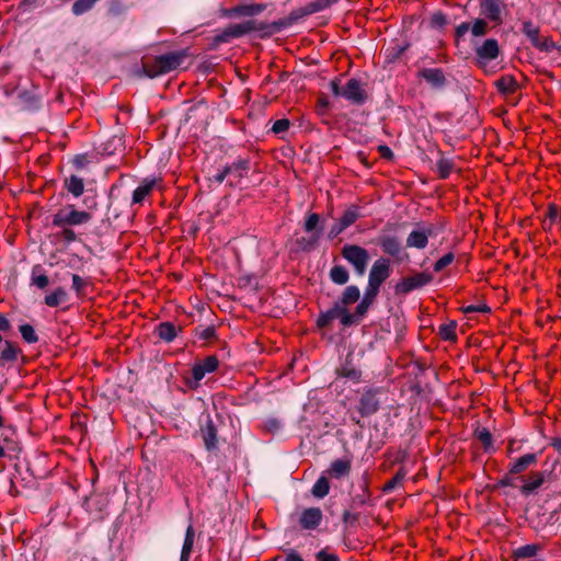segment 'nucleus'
<instances>
[{
	"instance_id": "obj_61",
	"label": "nucleus",
	"mask_w": 561,
	"mask_h": 561,
	"mask_svg": "<svg viewBox=\"0 0 561 561\" xmlns=\"http://www.w3.org/2000/svg\"><path fill=\"white\" fill-rule=\"evenodd\" d=\"M330 106V101L325 95H321L318 98L316 103V111L319 115H324L327 113L328 107Z\"/></svg>"
},
{
	"instance_id": "obj_64",
	"label": "nucleus",
	"mask_w": 561,
	"mask_h": 561,
	"mask_svg": "<svg viewBox=\"0 0 561 561\" xmlns=\"http://www.w3.org/2000/svg\"><path fill=\"white\" fill-rule=\"evenodd\" d=\"M377 151L380 158L391 161L394 158L393 151L387 145H379Z\"/></svg>"
},
{
	"instance_id": "obj_43",
	"label": "nucleus",
	"mask_w": 561,
	"mask_h": 561,
	"mask_svg": "<svg viewBox=\"0 0 561 561\" xmlns=\"http://www.w3.org/2000/svg\"><path fill=\"white\" fill-rule=\"evenodd\" d=\"M385 456L391 458V461H390L389 465L383 462L380 466V469L382 471H387L391 466H393L396 463H401L402 465L407 460V458H408V450L399 448L396 451H392L391 449H388L386 451Z\"/></svg>"
},
{
	"instance_id": "obj_57",
	"label": "nucleus",
	"mask_w": 561,
	"mask_h": 561,
	"mask_svg": "<svg viewBox=\"0 0 561 561\" xmlns=\"http://www.w3.org/2000/svg\"><path fill=\"white\" fill-rule=\"evenodd\" d=\"M461 311L465 314L474 313V312L489 313V312H491V308L486 304L468 305V306H462Z\"/></svg>"
},
{
	"instance_id": "obj_3",
	"label": "nucleus",
	"mask_w": 561,
	"mask_h": 561,
	"mask_svg": "<svg viewBox=\"0 0 561 561\" xmlns=\"http://www.w3.org/2000/svg\"><path fill=\"white\" fill-rule=\"evenodd\" d=\"M188 57L187 49L173 50L162 55L146 54L141 57L142 73L154 79L176 70Z\"/></svg>"
},
{
	"instance_id": "obj_30",
	"label": "nucleus",
	"mask_w": 561,
	"mask_h": 561,
	"mask_svg": "<svg viewBox=\"0 0 561 561\" xmlns=\"http://www.w3.org/2000/svg\"><path fill=\"white\" fill-rule=\"evenodd\" d=\"M409 47L410 43L408 42L401 43L398 39L392 41L386 49V60L388 62L397 61L409 49Z\"/></svg>"
},
{
	"instance_id": "obj_17",
	"label": "nucleus",
	"mask_w": 561,
	"mask_h": 561,
	"mask_svg": "<svg viewBox=\"0 0 561 561\" xmlns=\"http://www.w3.org/2000/svg\"><path fill=\"white\" fill-rule=\"evenodd\" d=\"M323 513L320 507H308L300 513L298 524L302 530H314L321 525Z\"/></svg>"
},
{
	"instance_id": "obj_52",
	"label": "nucleus",
	"mask_w": 561,
	"mask_h": 561,
	"mask_svg": "<svg viewBox=\"0 0 561 561\" xmlns=\"http://www.w3.org/2000/svg\"><path fill=\"white\" fill-rule=\"evenodd\" d=\"M19 331L22 335V339L27 344H34L38 341V335L36 334L34 328L31 324H28V323L21 324L19 327Z\"/></svg>"
},
{
	"instance_id": "obj_22",
	"label": "nucleus",
	"mask_w": 561,
	"mask_h": 561,
	"mask_svg": "<svg viewBox=\"0 0 561 561\" xmlns=\"http://www.w3.org/2000/svg\"><path fill=\"white\" fill-rule=\"evenodd\" d=\"M524 483L520 486V493L528 496L535 493L545 483V473L542 471H531L527 478H522Z\"/></svg>"
},
{
	"instance_id": "obj_13",
	"label": "nucleus",
	"mask_w": 561,
	"mask_h": 561,
	"mask_svg": "<svg viewBox=\"0 0 561 561\" xmlns=\"http://www.w3.org/2000/svg\"><path fill=\"white\" fill-rule=\"evenodd\" d=\"M342 96L354 105H364L368 100V93L362 82L355 78L350 79L343 87Z\"/></svg>"
},
{
	"instance_id": "obj_31",
	"label": "nucleus",
	"mask_w": 561,
	"mask_h": 561,
	"mask_svg": "<svg viewBox=\"0 0 561 561\" xmlns=\"http://www.w3.org/2000/svg\"><path fill=\"white\" fill-rule=\"evenodd\" d=\"M439 159L436 163V173L438 179L446 180L450 176L455 169V162L453 159L447 158L443 151H438Z\"/></svg>"
},
{
	"instance_id": "obj_63",
	"label": "nucleus",
	"mask_w": 561,
	"mask_h": 561,
	"mask_svg": "<svg viewBox=\"0 0 561 561\" xmlns=\"http://www.w3.org/2000/svg\"><path fill=\"white\" fill-rule=\"evenodd\" d=\"M94 2H73L72 12L76 15L82 14L89 11Z\"/></svg>"
},
{
	"instance_id": "obj_23",
	"label": "nucleus",
	"mask_w": 561,
	"mask_h": 561,
	"mask_svg": "<svg viewBox=\"0 0 561 561\" xmlns=\"http://www.w3.org/2000/svg\"><path fill=\"white\" fill-rule=\"evenodd\" d=\"M84 186V180L77 174H70L62 180L64 190L75 198L83 195Z\"/></svg>"
},
{
	"instance_id": "obj_49",
	"label": "nucleus",
	"mask_w": 561,
	"mask_h": 561,
	"mask_svg": "<svg viewBox=\"0 0 561 561\" xmlns=\"http://www.w3.org/2000/svg\"><path fill=\"white\" fill-rule=\"evenodd\" d=\"M195 336L207 343H214L218 340L216 328L214 325L196 328Z\"/></svg>"
},
{
	"instance_id": "obj_51",
	"label": "nucleus",
	"mask_w": 561,
	"mask_h": 561,
	"mask_svg": "<svg viewBox=\"0 0 561 561\" xmlns=\"http://www.w3.org/2000/svg\"><path fill=\"white\" fill-rule=\"evenodd\" d=\"M205 370L198 363H196L192 368V379H187L186 385L190 387V389H197L199 387L201 380L205 377Z\"/></svg>"
},
{
	"instance_id": "obj_45",
	"label": "nucleus",
	"mask_w": 561,
	"mask_h": 561,
	"mask_svg": "<svg viewBox=\"0 0 561 561\" xmlns=\"http://www.w3.org/2000/svg\"><path fill=\"white\" fill-rule=\"evenodd\" d=\"M330 279L336 285H345L350 279V273L343 265H334L330 270Z\"/></svg>"
},
{
	"instance_id": "obj_5",
	"label": "nucleus",
	"mask_w": 561,
	"mask_h": 561,
	"mask_svg": "<svg viewBox=\"0 0 561 561\" xmlns=\"http://www.w3.org/2000/svg\"><path fill=\"white\" fill-rule=\"evenodd\" d=\"M391 273L390 259L385 256L377 259L370 267L366 289L379 295L380 287L390 277Z\"/></svg>"
},
{
	"instance_id": "obj_8",
	"label": "nucleus",
	"mask_w": 561,
	"mask_h": 561,
	"mask_svg": "<svg viewBox=\"0 0 561 561\" xmlns=\"http://www.w3.org/2000/svg\"><path fill=\"white\" fill-rule=\"evenodd\" d=\"M158 190H163V179L161 176L145 178L133 191L130 206L141 207L144 203Z\"/></svg>"
},
{
	"instance_id": "obj_32",
	"label": "nucleus",
	"mask_w": 561,
	"mask_h": 561,
	"mask_svg": "<svg viewBox=\"0 0 561 561\" xmlns=\"http://www.w3.org/2000/svg\"><path fill=\"white\" fill-rule=\"evenodd\" d=\"M408 474V470L404 466H401L394 476L388 480L382 486L381 492L385 494L391 493L393 490L403 486V481Z\"/></svg>"
},
{
	"instance_id": "obj_42",
	"label": "nucleus",
	"mask_w": 561,
	"mask_h": 561,
	"mask_svg": "<svg viewBox=\"0 0 561 561\" xmlns=\"http://www.w3.org/2000/svg\"><path fill=\"white\" fill-rule=\"evenodd\" d=\"M369 478L367 476L364 477V482H363V485H362V493L359 494H356L352 502H353V505L355 506H364L366 504H368L370 501H371V491H370V488H369Z\"/></svg>"
},
{
	"instance_id": "obj_58",
	"label": "nucleus",
	"mask_w": 561,
	"mask_h": 561,
	"mask_svg": "<svg viewBox=\"0 0 561 561\" xmlns=\"http://www.w3.org/2000/svg\"><path fill=\"white\" fill-rule=\"evenodd\" d=\"M71 163L76 170H83L90 163V154L89 153H79L76 154Z\"/></svg>"
},
{
	"instance_id": "obj_6",
	"label": "nucleus",
	"mask_w": 561,
	"mask_h": 561,
	"mask_svg": "<svg viewBox=\"0 0 561 561\" xmlns=\"http://www.w3.org/2000/svg\"><path fill=\"white\" fill-rule=\"evenodd\" d=\"M341 255L353 266L357 275L363 276L366 273L369 262L367 249L357 244L347 243L342 247Z\"/></svg>"
},
{
	"instance_id": "obj_18",
	"label": "nucleus",
	"mask_w": 561,
	"mask_h": 561,
	"mask_svg": "<svg viewBox=\"0 0 561 561\" xmlns=\"http://www.w3.org/2000/svg\"><path fill=\"white\" fill-rule=\"evenodd\" d=\"M417 78L425 80L434 89H443L447 84V78L440 68H423L417 71Z\"/></svg>"
},
{
	"instance_id": "obj_48",
	"label": "nucleus",
	"mask_w": 561,
	"mask_h": 561,
	"mask_svg": "<svg viewBox=\"0 0 561 561\" xmlns=\"http://www.w3.org/2000/svg\"><path fill=\"white\" fill-rule=\"evenodd\" d=\"M337 319L336 304L325 312H321L317 319V327L319 329H327L331 325L332 321Z\"/></svg>"
},
{
	"instance_id": "obj_11",
	"label": "nucleus",
	"mask_w": 561,
	"mask_h": 561,
	"mask_svg": "<svg viewBox=\"0 0 561 561\" xmlns=\"http://www.w3.org/2000/svg\"><path fill=\"white\" fill-rule=\"evenodd\" d=\"M377 244L380 247L383 254L393 257L397 262H401L404 256H408L401 241L396 236L382 234L378 237Z\"/></svg>"
},
{
	"instance_id": "obj_4",
	"label": "nucleus",
	"mask_w": 561,
	"mask_h": 561,
	"mask_svg": "<svg viewBox=\"0 0 561 561\" xmlns=\"http://www.w3.org/2000/svg\"><path fill=\"white\" fill-rule=\"evenodd\" d=\"M320 222L321 216L318 213H308L306 215L302 228L307 236L297 237L295 240L290 241V254H298L300 252L309 253L318 247L322 237Z\"/></svg>"
},
{
	"instance_id": "obj_38",
	"label": "nucleus",
	"mask_w": 561,
	"mask_h": 561,
	"mask_svg": "<svg viewBox=\"0 0 561 561\" xmlns=\"http://www.w3.org/2000/svg\"><path fill=\"white\" fill-rule=\"evenodd\" d=\"M230 173H233L238 180L245 178L250 171V160L247 158H238L232 164H227Z\"/></svg>"
},
{
	"instance_id": "obj_37",
	"label": "nucleus",
	"mask_w": 561,
	"mask_h": 561,
	"mask_svg": "<svg viewBox=\"0 0 561 561\" xmlns=\"http://www.w3.org/2000/svg\"><path fill=\"white\" fill-rule=\"evenodd\" d=\"M377 294L365 289L364 297L355 308V316L360 320L368 311L369 307L374 304L377 298Z\"/></svg>"
},
{
	"instance_id": "obj_54",
	"label": "nucleus",
	"mask_w": 561,
	"mask_h": 561,
	"mask_svg": "<svg viewBox=\"0 0 561 561\" xmlns=\"http://www.w3.org/2000/svg\"><path fill=\"white\" fill-rule=\"evenodd\" d=\"M70 428L72 432L77 433L80 437H83L88 432L87 424L81 421L80 414L71 415Z\"/></svg>"
},
{
	"instance_id": "obj_7",
	"label": "nucleus",
	"mask_w": 561,
	"mask_h": 561,
	"mask_svg": "<svg viewBox=\"0 0 561 561\" xmlns=\"http://www.w3.org/2000/svg\"><path fill=\"white\" fill-rule=\"evenodd\" d=\"M433 282V275L428 272H415L402 277L394 286V294L405 296L414 290L421 289Z\"/></svg>"
},
{
	"instance_id": "obj_2",
	"label": "nucleus",
	"mask_w": 561,
	"mask_h": 561,
	"mask_svg": "<svg viewBox=\"0 0 561 561\" xmlns=\"http://www.w3.org/2000/svg\"><path fill=\"white\" fill-rule=\"evenodd\" d=\"M92 218L91 211L78 209L73 204L60 207L51 216V225L59 228V231L55 233L56 240L66 245L80 241L75 227L88 225Z\"/></svg>"
},
{
	"instance_id": "obj_15",
	"label": "nucleus",
	"mask_w": 561,
	"mask_h": 561,
	"mask_svg": "<svg viewBox=\"0 0 561 561\" xmlns=\"http://www.w3.org/2000/svg\"><path fill=\"white\" fill-rule=\"evenodd\" d=\"M477 65L480 68H484L490 60H494L500 55V46L496 39L489 38L476 49Z\"/></svg>"
},
{
	"instance_id": "obj_40",
	"label": "nucleus",
	"mask_w": 561,
	"mask_h": 561,
	"mask_svg": "<svg viewBox=\"0 0 561 561\" xmlns=\"http://www.w3.org/2000/svg\"><path fill=\"white\" fill-rule=\"evenodd\" d=\"M541 550V547L537 543L522 546L512 552V557L515 560L534 558Z\"/></svg>"
},
{
	"instance_id": "obj_50",
	"label": "nucleus",
	"mask_w": 561,
	"mask_h": 561,
	"mask_svg": "<svg viewBox=\"0 0 561 561\" xmlns=\"http://www.w3.org/2000/svg\"><path fill=\"white\" fill-rule=\"evenodd\" d=\"M474 436L482 444L484 451H489L493 446V436L486 427L477 428Z\"/></svg>"
},
{
	"instance_id": "obj_14",
	"label": "nucleus",
	"mask_w": 561,
	"mask_h": 561,
	"mask_svg": "<svg viewBox=\"0 0 561 561\" xmlns=\"http://www.w3.org/2000/svg\"><path fill=\"white\" fill-rule=\"evenodd\" d=\"M360 217L359 206L352 204L350 205L342 216L337 219V221L331 227L330 237L335 238L341 234L348 227L354 225L357 219Z\"/></svg>"
},
{
	"instance_id": "obj_27",
	"label": "nucleus",
	"mask_w": 561,
	"mask_h": 561,
	"mask_svg": "<svg viewBox=\"0 0 561 561\" xmlns=\"http://www.w3.org/2000/svg\"><path fill=\"white\" fill-rule=\"evenodd\" d=\"M21 354L22 350L16 343L9 340L4 341L3 347L0 352L1 365L14 364Z\"/></svg>"
},
{
	"instance_id": "obj_59",
	"label": "nucleus",
	"mask_w": 561,
	"mask_h": 561,
	"mask_svg": "<svg viewBox=\"0 0 561 561\" xmlns=\"http://www.w3.org/2000/svg\"><path fill=\"white\" fill-rule=\"evenodd\" d=\"M290 127V121L288 118H280V119H277L274 122L271 130L274 133V134H280V133H285L289 129Z\"/></svg>"
},
{
	"instance_id": "obj_19",
	"label": "nucleus",
	"mask_w": 561,
	"mask_h": 561,
	"mask_svg": "<svg viewBox=\"0 0 561 561\" xmlns=\"http://www.w3.org/2000/svg\"><path fill=\"white\" fill-rule=\"evenodd\" d=\"M21 451L20 443L16 438L15 431L10 427V433L3 432L0 435V459L19 454Z\"/></svg>"
},
{
	"instance_id": "obj_41",
	"label": "nucleus",
	"mask_w": 561,
	"mask_h": 561,
	"mask_svg": "<svg viewBox=\"0 0 561 561\" xmlns=\"http://www.w3.org/2000/svg\"><path fill=\"white\" fill-rule=\"evenodd\" d=\"M31 285L39 289H45L49 285V278L43 273L42 265L39 264L34 265L32 268Z\"/></svg>"
},
{
	"instance_id": "obj_46",
	"label": "nucleus",
	"mask_w": 561,
	"mask_h": 561,
	"mask_svg": "<svg viewBox=\"0 0 561 561\" xmlns=\"http://www.w3.org/2000/svg\"><path fill=\"white\" fill-rule=\"evenodd\" d=\"M457 323L455 321H450L448 323L440 324L438 328V336L443 341L456 342L457 341Z\"/></svg>"
},
{
	"instance_id": "obj_24",
	"label": "nucleus",
	"mask_w": 561,
	"mask_h": 561,
	"mask_svg": "<svg viewBox=\"0 0 561 561\" xmlns=\"http://www.w3.org/2000/svg\"><path fill=\"white\" fill-rule=\"evenodd\" d=\"M352 460L350 458H340L331 462L330 468L324 472L334 479H341L350 474Z\"/></svg>"
},
{
	"instance_id": "obj_1",
	"label": "nucleus",
	"mask_w": 561,
	"mask_h": 561,
	"mask_svg": "<svg viewBox=\"0 0 561 561\" xmlns=\"http://www.w3.org/2000/svg\"><path fill=\"white\" fill-rule=\"evenodd\" d=\"M330 3L331 2H309L305 7L293 10L289 15L271 23L254 19L255 15L266 9V4L263 2H239L232 8H221L219 12L222 18L230 20L239 19L242 21L228 25L220 33L213 36L209 47L210 49H217L221 44L229 43L233 38H239L251 33H260L261 37L271 36L297 24L310 14L324 10Z\"/></svg>"
},
{
	"instance_id": "obj_55",
	"label": "nucleus",
	"mask_w": 561,
	"mask_h": 561,
	"mask_svg": "<svg viewBox=\"0 0 561 561\" xmlns=\"http://www.w3.org/2000/svg\"><path fill=\"white\" fill-rule=\"evenodd\" d=\"M285 556H275L270 561H306L295 549H283Z\"/></svg>"
},
{
	"instance_id": "obj_12",
	"label": "nucleus",
	"mask_w": 561,
	"mask_h": 561,
	"mask_svg": "<svg viewBox=\"0 0 561 561\" xmlns=\"http://www.w3.org/2000/svg\"><path fill=\"white\" fill-rule=\"evenodd\" d=\"M378 389L367 388L360 394L357 404V412L362 417L374 415L380 409V402L377 398Z\"/></svg>"
},
{
	"instance_id": "obj_21",
	"label": "nucleus",
	"mask_w": 561,
	"mask_h": 561,
	"mask_svg": "<svg viewBox=\"0 0 561 561\" xmlns=\"http://www.w3.org/2000/svg\"><path fill=\"white\" fill-rule=\"evenodd\" d=\"M335 374L337 377L346 378L355 383L362 381V370L354 365L351 354H348L344 363L336 368Z\"/></svg>"
},
{
	"instance_id": "obj_26",
	"label": "nucleus",
	"mask_w": 561,
	"mask_h": 561,
	"mask_svg": "<svg viewBox=\"0 0 561 561\" xmlns=\"http://www.w3.org/2000/svg\"><path fill=\"white\" fill-rule=\"evenodd\" d=\"M494 85L499 93L503 95H511L519 90V84L513 75H504L500 77Z\"/></svg>"
},
{
	"instance_id": "obj_56",
	"label": "nucleus",
	"mask_w": 561,
	"mask_h": 561,
	"mask_svg": "<svg viewBox=\"0 0 561 561\" xmlns=\"http://www.w3.org/2000/svg\"><path fill=\"white\" fill-rule=\"evenodd\" d=\"M454 261H455V254L453 252H448L434 263L433 270H434V272L439 273L445 267L450 265Z\"/></svg>"
},
{
	"instance_id": "obj_28",
	"label": "nucleus",
	"mask_w": 561,
	"mask_h": 561,
	"mask_svg": "<svg viewBox=\"0 0 561 561\" xmlns=\"http://www.w3.org/2000/svg\"><path fill=\"white\" fill-rule=\"evenodd\" d=\"M537 463L536 454H525L517 458L513 463L510 465L508 474H520L527 470L528 467Z\"/></svg>"
},
{
	"instance_id": "obj_62",
	"label": "nucleus",
	"mask_w": 561,
	"mask_h": 561,
	"mask_svg": "<svg viewBox=\"0 0 561 561\" xmlns=\"http://www.w3.org/2000/svg\"><path fill=\"white\" fill-rule=\"evenodd\" d=\"M317 561H340L337 554L329 552L328 549H322L316 554Z\"/></svg>"
},
{
	"instance_id": "obj_16",
	"label": "nucleus",
	"mask_w": 561,
	"mask_h": 561,
	"mask_svg": "<svg viewBox=\"0 0 561 561\" xmlns=\"http://www.w3.org/2000/svg\"><path fill=\"white\" fill-rule=\"evenodd\" d=\"M434 234L433 225L412 230L405 240L407 248L423 250L428 244V239Z\"/></svg>"
},
{
	"instance_id": "obj_53",
	"label": "nucleus",
	"mask_w": 561,
	"mask_h": 561,
	"mask_svg": "<svg viewBox=\"0 0 561 561\" xmlns=\"http://www.w3.org/2000/svg\"><path fill=\"white\" fill-rule=\"evenodd\" d=\"M197 363L202 366L206 374L214 373L219 367V359L216 355H208Z\"/></svg>"
},
{
	"instance_id": "obj_20",
	"label": "nucleus",
	"mask_w": 561,
	"mask_h": 561,
	"mask_svg": "<svg viewBox=\"0 0 561 561\" xmlns=\"http://www.w3.org/2000/svg\"><path fill=\"white\" fill-rule=\"evenodd\" d=\"M199 432L206 449L208 451L217 449V426L210 416H207L205 423L201 425Z\"/></svg>"
},
{
	"instance_id": "obj_29",
	"label": "nucleus",
	"mask_w": 561,
	"mask_h": 561,
	"mask_svg": "<svg viewBox=\"0 0 561 561\" xmlns=\"http://www.w3.org/2000/svg\"><path fill=\"white\" fill-rule=\"evenodd\" d=\"M556 224H561V208L554 204L549 203L542 221V229L550 231Z\"/></svg>"
},
{
	"instance_id": "obj_10",
	"label": "nucleus",
	"mask_w": 561,
	"mask_h": 561,
	"mask_svg": "<svg viewBox=\"0 0 561 561\" xmlns=\"http://www.w3.org/2000/svg\"><path fill=\"white\" fill-rule=\"evenodd\" d=\"M108 499L101 493H93L84 499L83 508L92 520L101 522L108 515Z\"/></svg>"
},
{
	"instance_id": "obj_34",
	"label": "nucleus",
	"mask_w": 561,
	"mask_h": 561,
	"mask_svg": "<svg viewBox=\"0 0 561 561\" xmlns=\"http://www.w3.org/2000/svg\"><path fill=\"white\" fill-rule=\"evenodd\" d=\"M195 540V529L190 524L185 531L184 542L181 550L180 561H190Z\"/></svg>"
},
{
	"instance_id": "obj_35",
	"label": "nucleus",
	"mask_w": 561,
	"mask_h": 561,
	"mask_svg": "<svg viewBox=\"0 0 561 561\" xmlns=\"http://www.w3.org/2000/svg\"><path fill=\"white\" fill-rule=\"evenodd\" d=\"M72 285L71 288L75 291L78 299H83L87 297L88 287H92L91 278H83L78 274H72L71 276Z\"/></svg>"
},
{
	"instance_id": "obj_9",
	"label": "nucleus",
	"mask_w": 561,
	"mask_h": 561,
	"mask_svg": "<svg viewBox=\"0 0 561 561\" xmlns=\"http://www.w3.org/2000/svg\"><path fill=\"white\" fill-rule=\"evenodd\" d=\"M523 34L529 39L531 45L540 51H551L557 46L549 36H541L540 28L531 21H524L522 25Z\"/></svg>"
},
{
	"instance_id": "obj_36",
	"label": "nucleus",
	"mask_w": 561,
	"mask_h": 561,
	"mask_svg": "<svg viewBox=\"0 0 561 561\" xmlns=\"http://www.w3.org/2000/svg\"><path fill=\"white\" fill-rule=\"evenodd\" d=\"M481 14L495 24L502 22L499 2H481Z\"/></svg>"
},
{
	"instance_id": "obj_25",
	"label": "nucleus",
	"mask_w": 561,
	"mask_h": 561,
	"mask_svg": "<svg viewBox=\"0 0 561 561\" xmlns=\"http://www.w3.org/2000/svg\"><path fill=\"white\" fill-rule=\"evenodd\" d=\"M157 336L167 343L173 342L178 334L182 332V327H175L174 323L165 321L160 322L154 330Z\"/></svg>"
},
{
	"instance_id": "obj_39",
	"label": "nucleus",
	"mask_w": 561,
	"mask_h": 561,
	"mask_svg": "<svg viewBox=\"0 0 561 561\" xmlns=\"http://www.w3.org/2000/svg\"><path fill=\"white\" fill-rule=\"evenodd\" d=\"M360 297L359 288L355 285H350L345 287V289L342 293V296L339 301L335 304H341L344 308H346L348 305L355 304L358 301Z\"/></svg>"
},
{
	"instance_id": "obj_33",
	"label": "nucleus",
	"mask_w": 561,
	"mask_h": 561,
	"mask_svg": "<svg viewBox=\"0 0 561 561\" xmlns=\"http://www.w3.org/2000/svg\"><path fill=\"white\" fill-rule=\"evenodd\" d=\"M69 295L62 286L56 287L50 294L44 298V304L50 308H56L68 301Z\"/></svg>"
},
{
	"instance_id": "obj_44",
	"label": "nucleus",
	"mask_w": 561,
	"mask_h": 561,
	"mask_svg": "<svg viewBox=\"0 0 561 561\" xmlns=\"http://www.w3.org/2000/svg\"><path fill=\"white\" fill-rule=\"evenodd\" d=\"M330 492V481L324 474L320 476L311 489V494L317 499L325 497Z\"/></svg>"
},
{
	"instance_id": "obj_60",
	"label": "nucleus",
	"mask_w": 561,
	"mask_h": 561,
	"mask_svg": "<svg viewBox=\"0 0 561 561\" xmlns=\"http://www.w3.org/2000/svg\"><path fill=\"white\" fill-rule=\"evenodd\" d=\"M486 30H488V23L485 22V20H482V19L476 20V22L473 23V25L471 27L472 35H474V36L484 35L486 33Z\"/></svg>"
},
{
	"instance_id": "obj_47",
	"label": "nucleus",
	"mask_w": 561,
	"mask_h": 561,
	"mask_svg": "<svg viewBox=\"0 0 561 561\" xmlns=\"http://www.w3.org/2000/svg\"><path fill=\"white\" fill-rule=\"evenodd\" d=\"M336 314L344 328L351 327L359 321L355 313H350L341 304H336Z\"/></svg>"
}]
</instances>
